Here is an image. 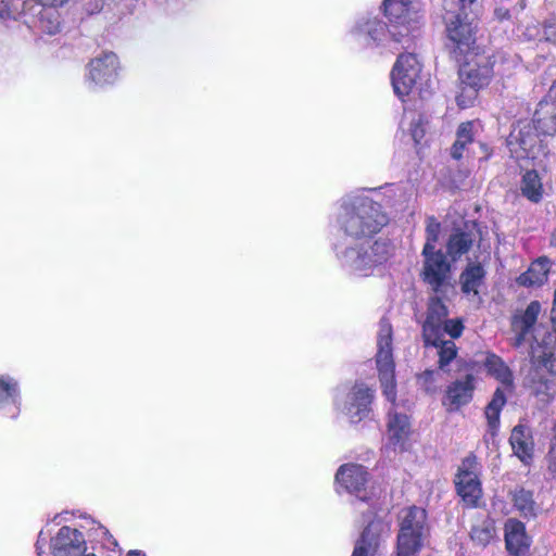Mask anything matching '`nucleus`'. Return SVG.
I'll return each instance as SVG.
<instances>
[{"instance_id":"obj_1","label":"nucleus","mask_w":556,"mask_h":556,"mask_svg":"<svg viewBox=\"0 0 556 556\" xmlns=\"http://www.w3.org/2000/svg\"><path fill=\"white\" fill-rule=\"evenodd\" d=\"M457 62L459 92L455 100L459 109H468L473 105L479 92L492 83L496 60L493 54L478 49L462 55Z\"/></svg>"},{"instance_id":"obj_2","label":"nucleus","mask_w":556,"mask_h":556,"mask_svg":"<svg viewBox=\"0 0 556 556\" xmlns=\"http://www.w3.org/2000/svg\"><path fill=\"white\" fill-rule=\"evenodd\" d=\"M530 364L532 367L529 389L540 403L546 405L556 395V354L551 342L534 339L530 345Z\"/></svg>"},{"instance_id":"obj_3","label":"nucleus","mask_w":556,"mask_h":556,"mask_svg":"<svg viewBox=\"0 0 556 556\" xmlns=\"http://www.w3.org/2000/svg\"><path fill=\"white\" fill-rule=\"evenodd\" d=\"M382 12L392 27V40L405 49L414 46L420 34L421 18L416 0H383Z\"/></svg>"},{"instance_id":"obj_4","label":"nucleus","mask_w":556,"mask_h":556,"mask_svg":"<svg viewBox=\"0 0 556 556\" xmlns=\"http://www.w3.org/2000/svg\"><path fill=\"white\" fill-rule=\"evenodd\" d=\"M389 218L381 205L371 199H363L346 212L342 228L355 239L372 238L388 224Z\"/></svg>"},{"instance_id":"obj_5","label":"nucleus","mask_w":556,"mask_h":556,"mask_svg":"<svg viewBox=\"0 0 556 556\" xmlns=\"http://www.w3.org/2000/svg\"><path fill=\"white\" fill-rule=\"evenodd\" d=\"M448 308L439 295L430 296L427 303L426 318L421 325V338L425 344H435L448 334L451 340L462 337L465 326L462 318L448 319Z\"/></svg>"},{"instance_id":"obj_6","label":"nucleus","mask_w":556,"mask_h":556,"mask_svg":"<svg viewBox=\"0 0 556 556\" xmlns=\"http://www.w3.org/2000/svg\"><path fill=\"white\" fill-rule=\"evenodd\" d=\"M483 365L488 375L495 378L504 387V389L496 388L491 401L484 408L489 431L494 437L500 428L501 412L507 402L505 390L511 392L514 389V376L502 357L495 353L488 352Z\"/></svg>"},{"instance_id":"obj_7","label":"nucleus","mask_w":556,"mask_h":556,"mask_svg":"<svg viewBox=\"0 0 556 556\" xmlns=\"http://www.w3.org/2000/svg\"><path fill=\"white\" fill-rule=\"evenodd\" d=\"M451 1H447L443 22L448 47L455 60L460 61L462 55L479 49L476 46L478 28L468 20L466 12L451 11Z\"/></svg>"},{"instance_id":"obj_8","label":"nucleus","mask_w":556,"mask_h":556,"mask_svg":"<svg viewBox=\"0 0 556 556\" xmlns=\"http://www.w3.org/2000/svg\"><path fill=\"white\" fill-rule=\"evenodd\" d=\"M481 470L482 466L473 452H469L457 467L454 484L465 508L480 507L483 497Z\"/></svg>"},{"instance_id":"obj_9","label":"nucleus","mask_w":556,"mask_h":556,"mask_svg":"<svg viewBox=\"0 0 556 556\" xmlns=\"http://www.w3.org/2000/svg\"><path fill=\"white\" fill-rule=\"evenodd\" d=\"M393 250V244L389 240L379 239L371 243L366 241L348 248L344 256L355 271L368 276L375 268L390 260Z\"/></svg>"},{"instance_id":"obj_10","label":"nucleus","mask_w":556,"mask_h":556,"mask_svg":"<svg viewBox=\"0 0 556 556\" xmlns=\"http://www.w3.org/2000/svg\"><path fill=\"white\" fill-rule=\"evenodd\" d=\"M429 535L426 509L413 505L401 511L395 544L421 551Z\"/></svg>"},{"instance_id":"obj_11","label":"nucleus","mask_w":556,"mask_h":556,"mask_svg":"<svg viewBox=\"0 0 556 556\" xmlns=\"http://www.w3.org/2000/svg\"><path fill=\"white\" fill-rule=\"evenodd\" d=\"M421 255L424 258L419 274L421 281L430 287L434 295L444 294L451 287L452 261L440 249L422 250Z\"/></svg>"},{"instance_id":"obj_12","label":"nucleus","mask_w":556,"mask_h":556,"mask_svg":"<svg viewBox=\"0 0 556 556\" xmlns=\"http://www.w3.org/2000/svg\"><path fill=\"white\" fill-rule=\"evenodd\" d=\"M542 135L531 122H518L508 139L510 151L517 160H535L545 154L546 146L540 138Z\"/></svg>"},{"instance_id":"obj_13","label":"nucleus","mask_w":556,"mask_h":556,"mask_svg":"<svg viewBox=\"0 0 556 556\" xmlns=\"http://www.w3.org/2000/svg\"><path fill=\"white\" fill-rule=\"evenodd\" d=\"M421 72L417 55L412 52L401 53L391 71V83L395 94L404 100L412 93Z\"/></svg>"},{"instance_id":"obj_14","label":"nucleus","mask_w":556,"mask_h":556,"mask_svg":"<svg viewBox=\"0 0 556 556\" xmlns=\"http://www.w3.org/2000/svg\"><path fill=\"white\" fill-rule=\"evenodd\" d=\"M388 534V525L380 518L372 519L356 540L351 556H377Z\"/></svg>"},{"instance_id":"obj_15","label":"nucleus","mask_w":556,"mask_h":556,"mask_svg":"<svg viewBox=\"0 0 556 556\" xmlns=\"http://www.w3.org/2000/svg\"><path fill=\"white\" fill-rule=\"evenodd\" d=\"M475 390L476 378L472 374H467L464 378L456 379L446 387L442 405L448 413L457 412L472 401Z\"/></svg>"},{"instance_id":"obj_16","label":"nucleus","mask_w":556,"mask_h":556,"mask_svg":"<svg viewBox=\"0 0 556 556\" xmlns=\"http://www.w3.org/2000/svg\"><path fill=\"white\" fill-rule=\"evenodd\" d=\"M119 61L114 52H103L87 65V79L97 86L113 84L118 76Z\"/></svg>"},{"instance_id":"obj_17","label":"nucleus","mask_w":556,"mask_h":556,"mask_svg":"<svg viewBox=\"0 0 556 556\" xmlns=\"http://www.w3.org/2000/svg\"><path fill=\"white\" fill-rule=\"evenodd\" d=\"M50 548L53 556H84L86 542L79 530L63 526L51 539Z\"/></svg>"},{"instance_id":"obj_18","label":"nucleus","mask_w":556,"mask_h":556,"mask_svg":"<svg viewBox=\"0 0 556 556\" xmlns=\"http://www.w3.org/2000/svg\"><path fill=\"white\" fill-rule=\"evenodd\" d=\"M375 390L364 382H355L348 394L346 415L351 422L357 424L371 412Z\"/></svg>"},{"instance_id":"obj_19","label":"nucleus","mask_w":556,"mask_h":556,"mask_svg":"<svg viewBox=\"0 0 556 556\" xmlns=\"http://www.w3.org/2000/svg\"><path fill=\"white\" fill-rule=\"evenodd\" d=\"M541 313V303L536 300L531 301L526 309L517 311L510 320L511 331L515 333V348H520L527 340V337L535 326Z\"/></svg>"},{"instance_id":"obj_20","label":"nucleus","mask_w":556,"mask_h":556,"mask_svg":"<svg viewBox=\"0 0 556 556\" xmlns=\"http://www.w3.org/2000/svg\"><path fill=\"white\" fill-rule=\"evenodd\" d=\"M369 472L363 465L343 464L336 473V482L349 493L359 496L366 490Z\"/></svg>"},{"instance_id":"obj_21","label":"nucleus","mask_w":556,"mask_h":556,"mask_svg":"<svg viewBox=\"0 0 556 556\" xmlns=\"http://www.w3.org/2000/svg\"><path fill=\"white\" fill-rule=\"evenodd\" d=\"M509 444L513 454L525 465L534 458V439L531 429L522 424L516 425L510 432Z\"/></svg>"},{"instance_id":"obj_22","label":"nucleus","mask_w":556,"mask_h":556,"mask_svg":"<svg viewBox=\"0 0 556 556\" xmlns=\"http://www.w3.org/2000/svg\"><path fill=\"white\" fill-rule=\"evenodd\" d=\"M393 328L388 317L383 316L379 321V331L377 338L378 351L376 354V365L382 367L384 375H390L393 359Z\"/></svg>"},{"instance_id":"obj_23","label":"nucleus","mask_w":556,"mask_h":556,"mask_svg":"<svg viewBox=\"0 0 556 556\" xmlns=\"http://www.w3.org/2000/svg\"><path fill=\"white\" fill-rule=\"evenodd\" d=\"M505 547L510 556H525L531 545L526 526L518 519H508L505 523Z\"/></svg>"},{"instance_id":"obj_24","label":"nucleus","mask_w":556,"mask_h":556,"mask_svg":"<svg viewBox=\"0 0 556 556\" xmlns=\"http://www.w3.org/2000/svg\"><path fill=\"white\" fill-rule=\"evenodd\" d=\"M356 34L369 47H380L392 39V27L379 18H368L356 28Z\"/></svg>"},{"instance_id":"obj_25","label":"nucleus","mask_w":556,"mask_h":556,"mask_svg":"<svg viewBox=\"0 0 556 556\" xmlns=\"http://www.w3.org/2000/svg\"><path fill=\"white\" fill-rule=\"evenodd\" d=\"M21 413L17 383L0 377V414L8 419H16Z\"/></svg>"},{"instance_id":"obj_26","label":"nucleus","mask_w":556,"mask_h":556,"mask_svg":"<svg viewBox=\"0 0 556 556\" xmlns=\"http://www.w3.org/2000/svg\"><path fill=\"white\" fill-rule=\"evenodd\" d=\"M549 269L551 260L547 256H540L516 278V282L526 288L541 287L547 281Z\"/></svg>"},{"instance_id":"obj_27","label":"nucleus","mask_w":556,"mask_h":556,"mask_svg":"<svg viewBox=\"0 0 556 556\" xmlns=\"http://www.w3.org/2000/svg\"><path fill=\"white\" fill-rule=\"evenodd\" d=\"M531 123L542 136L556 135V104L551 100H541L534 111Z\"/></svg>"},{"instance_id":"obj_28","label":"nucleus","mask_w":556,"mask_h":556,"mask_svg":"<svg viewBox=\"0 0 556 556\" xmlns=\"http://www.w3.org/2000/svg\"><path fill=\"white\" fill-rule=\"evenodd\" d=\"M485 275V269L480 263L468 264L459 276L462 292L467 295H478Z\"/></svg>"},{"instance_id":"obj_29","label":"nucleus","mask_w":556,"mask_h":556,"mask_svg":"<svg viewBox=\"0 0 556 556\" xmlns=\"http://www.w3.org/2000/svg\"><path fill=\"white\" fill-rule=\"evenodd\" d=\"M473 243L471 232L456 228L450 235L445 248L446 255L451 257L452 262L458 261L464 254L468 253Z\"/></svg>"},{"instance_id":"obj_30","label":"nucleus","mask_w":556,"mask_h":556,"mask_svg":"<svg viewBox=\"0 0 556 556\" xmlns=\"http://www.w3.org/2000/svg\"><path fill=\"white\" fill-rule=\"evenodd\" d=\"M473 122L467 121L458 125L456 129V139L450 149V155L455 161H460L465 150L475 141Z\"/></svg>"},{"instance_id":"obj_31","label":"nucleus","mask_w":556,"mask_h":556,"mask_svg":"<svg viewBox=\"0 0 556 556\" xmlns=\"http://www.w3.org/2000/svg\"><path fill=\"white\" fill-rule=\"evenodd\" d=\"M521 194L533 203H539L543 198L542 179L535 169H527L520 184Z\"/></svg>"},{"instance_id":"obj_32","label":"nucleus","mask_w":556,"mask_h":556,"mask_svg":"<svg viewBox=\"0 0 556 556\" xmlns=\"http://www.w3.org/2000/svg\"><path fill=\"white\" fill-rule=\"evenodd\" d=\"M510 500L520 516L531 518L536 516V504L532 491L518 486L510 492Z\"/></svg>"},{"instance_id":"obj_33","label":"nucleus","mask_w":556,"mask_h":556,"mask_svg":"<svg viewBox=\"0 0 556 556\" xmlns=\"http://www.w3.org/2000/svg\"><path fill=\"white\" fill-rule=\"evenodd\" d=\"M425 348H435L438 351V369L448 371V366L458 355V348L453 340H438L435 344H425Z\"/></svg>"},{"instance_id":"obj_34","label":"nucleus","mask_w":556,"mask_h":556,"mask_svg":"<svg viewBox=\"0 0 556 556\" xmlns=\"http://www.w3.org/2000/svg\"><path fill=\"white\" fill-rule=\"evenodd\" d=\"M390 442L403 445L409 435V422L406 415L394 414L388 422Z\"/></svg>"},{"instance_id":"obj_35","label":"nucleus","mask_w":556,"mask_h":556,"mask_svg":"<svg viewBox=\"0 0 556 556\" xmlns=\"http://www.w3.org/2000/svg\"><path fill=\"white\" fill-rule=\"evenodd\" d=\"M496 535L495 522L491 518H485L470 530V539L480 546L489 545Z\"/></svg>"},{"instance_id":"obj_36","label":"nucleus","mask_w":556,"mask_h":556,"mask_svg":"<svg viewBox=\"0 0 556 556\" xmlns=\"http://www.w3.org/2000/svg\"><path fill=\"white\" fill-rule=\"evenodd\" d=\"M377 369L384 395L387 396L388 400L394 402L396 397L395 364L392 363V369L390 375H384V372L381 371L382 367L380 365H377Z\"/></svg>"},{"instance_id":"obj_37","label":"nucleus","mask_w":556,"mask_h":556,"mask_svg":"<svg viewBox=\"0 0 556 556\" xmlns=\"http://www.w3.org/2000/svg\"><path fill=\"white\" fill-rule=\"evenodd\" d=\"M441 232V223L434 217L429 216L426 223V242L422 250L429 251L437 249V242Z\"/></svg>"},{"instance_id":"obj_38","label":"nucleus","mask_w":556,"mask_h":556,"mask_svg":"<svg viewBox=\"0 0 556 556\" xmlns=\"http://www.w3.org/2000/svg\"><path fill=\"white\" fill-rule=\"evenodd\" d=\"M546 470L552 476V478L556 479V422L554 426V434L549 440L548 450L544 457Z\"/></svg>"},{"instance_id":"obj_39","label":"nucleus","mask_w":556,"mask_h":556,"mask_svg":"<svg viewBox=\"0 0 556 556\" xmlns=\"http://www.w3.org/2000/svg\"><path fill=\"white\" fill-rule=\"evenodd\" d=\"M435 374L434 369H426L417 375V380L426 393L432 394L437 391Z\"/></svg>"},{"instance_id":"obj_40","label":"nucleus","mask_w":556,"mask_h":556,"mask_svg":"<svg viewBox=\"0 0 556 556\" xmlns=\"http://www.w3.org/2000/svg\"><path fill=\"white\" fill-rule=\"evenodd\" d=\"M541 29L543 39L556 46V16L544 20Z\"/></svg>"},{"instance_id":"obj_41","label":"nucleus","mask_w":556,"mask_h":556,"mask_svg":"<svg viewBox=\"0 0 556 556\" xmlns=\"http://www.w3.org/2000/svg\"><path fill=\"white\" fill-rule=\"evenodd\" d=\"M421 551L395 544L390 556H419Z\"/></svg>"},{"instance_id":"obj_42","label":"nucleus","mask_w":556,"mask_h":556,"mask_svg":"<svg viewBox=\"0 0 556 556\" xmlns=\"http://www.w3.org/2000/svg\"><path fill=\"white\" fill-rule=\"evenodd\" d=\"M479 148L481 150L482 156L479 159L480 161H489L493 155V148L490 147L486 142L480 141Z\"/></svg>"},{"instance_id":"obj_43","label":"nucleus","mask_w":556,"mask_h":556,"mask_svg":"<svg viewBox=\"0 0 556 556\" xmlns=\"http://www.w3.org/2000/svg\"><path fill=\"white\" fill-rule=\"evenodd\" d=\"M68 0H39L45 7L59 8L64 5Z\"/></svg>"},{"instance_id":"obj_44","label":"nucleus","mask_w":556,"mask_h":556,"mask_svg":"<svg viewBox=\"0 0 556 556\" xmlns=\"http://www.w3.org/2000/svg\"><path fill=\"white\" fill-rule=\"evenodd\" d=\"M543 100H551L553 104H556V79L548 89L547 94L543 98Z\"/></svg>"},{"instance_id":"obj_45","label":"nucleus","mask_w":556,"mask_h":556,"mask_svg":"<svg viewBox=\"0 0 556 556\" xmlns=\"http://www.w3.org/2000/svg\"><path fill=\"white\" fill-rule=\"evenodd\" d=\"M549 244H551V247L556 248V229L551 235Z\"/></svg>"},{"instance_id":"obj_46","label":"nucleus","mask_w":556,"mask_h":556,"mask_svg":"<svg viewBox=\"0 0 556 556\" xmlns=\"http://www.w3.org/2000/svg\"><path fill=\"white\" fill-rule=\"evenodd\" d=\"M127 556H146V555L140 551H130V552H128Z\"/></svg>"},{"instance_id":"obj_47","label":"nucleus","mask_w":556,"mask_h":556,"mask_svg":"<svg viewBox=\"0 0 556 556\" xmlns=\"http://www.w3.org/2000/svg\"><path fill=\"white\" fill-rule=\"evenodd\" d=\"M84 556H96L94 554H88V555H84Z\"/></svg>"}]
</instances>
